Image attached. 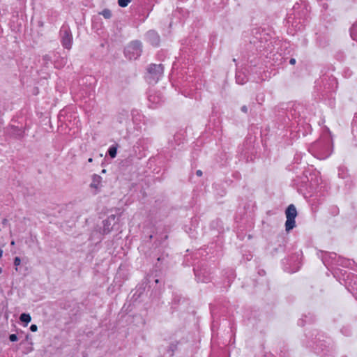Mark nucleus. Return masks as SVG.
<instances>
[{
  "label": "nucleus",
  "mask_w": 357,
  "mask_h": 357,
  "mask_svg": "<svg viewBox=\"0 0 357 357\" xmlns=\"http://www.w3.org/2000/svg\"><path fill=\"white\" fill-rule=\"evenodd\" d=\"M142 43L139 40L132 41L128 44L124 50L125 56L129 59H136L142 54Z\"/></svg>",
  "instance_id": "nucleus-1"
},
{
  "label": "nucleus",
  "mask_w": 357,
  "mask_h": 357,
  "mask_svg": "<svg viewBox=\"0 0 357 357\" xmlns=\"http://www.w3.org/2000/svg\"><path fill=\"white\" fill-rule=\"evenodd\" d=\"M163 74L162 64H151L148 68L147 80L149 84H155Z\"/></svg>",
  "instance_id": "nucleus-2"
},
{
  "label": "nucleus",
  "mask_w": 357,
  "mask_h": 357,
  "mask_svg": "<svg viewBox=\"0 0 357 357\" xmlns=\"http://www.w3.org/2000/svg\"><path fill=\"white\" fill-rule=\"evenodd\" d=\"M287 220L285 222V229L289 231L296 226L295 218L297 216V211L294 204H290L285 211Z\"/></svg>",
  "instance_id": "nucleus-3"
},
{
  "label": "nucleus",
  "mask_w": 357,
  "mask_h": 357,
  "mask_svg": "<svg viewBox=\"0 0 357 357\" xmlns=\"http://www.w3.org/2000/svg\"><path fill=\"white\" fill-rule=\"evenodd\" d=\"M61 43L63 46L70 50L73 44V36L70 29L68 27L63 26L60 31Z\"/></svg>",
  "instance_id": "nucleus-4"
},
{
  "label": "nucleus",
  "mask_w": 357,
  "mask_h": 357,
  "mask_svg": "<svg viewBox=\"0 0 357 357\" xmlns=\"http://www.w3.org/2000/svg\"><path fill=\"white\" fill-rule=\"evenodd\" d=\"M146 38L152 45L158 46L159 45L160 36L155 31L151 30L148 31L146 33Z\"/></svg>",
  "instance_id": "nucleus-5"
},
{
  "label": "nucleus",
  "mask_w": 357,
  "mask_h": 357,
  "mask_svg": "<svg viewBox=\"0 0 357 357\" xmlns=\"http://www.w3.org/2000/svg\"><path fill=\"white\" fill-rule=\"evenodd\" d=\"M102 182V178L100 176L94 174L92 177V182L90 185V186L93 188H95L96 190L99 189L100 184Z\"/></svg>",
  "instance_id": "nucleus-6"
},
{
  "label": "nucleus",
  "mask_w": 357,
  "mask_h": 357,
  "mask_svg": "<svg viewBox=\"0 0 357 357\" xmlns=\"http://www.w3.org/2000/svg\"><path fill=\"white\" fill-rule=\"evenodd\" d=\"M115 219V216L114 215H111L109 218H108L107 220H105L103 221V225H104V228H103V231L105 233H109L110 231H111V229L109 227V226L111 225V221H114Z\"/></svg>",
  "instance_id": "nucleus-7"
},
{
  "label": "nucleus",
  "mask_w": 357,
  "mask_h": 357,
  "mask_svg": "<svg viewBox=\"0 0 357 357\" xmlns=\"http://www.w3.org/2000/svg\"><path fill=\"white\" fill-rule=\"evenodd\" d=\"M20 319L22 322L27 324L31 321V318L29 314L22 313L20 317Z\"/></svg>",
  "instance_id": "nucleus-8"
},
{
  "label": "nucleus",
  "mask_w": 357,
  "mask_h": 357,
  "mask_svg": "<svg viewBox=\"0 0 357 357\" xmlns=\"http://www.w3.org/2000/svg\"><path fill=\"white\" fill-rule=\"evenodd\" d=\"M101 14L106 19H109L112 17V13L110 11V10H109V9H104L102 11Z\"/></svg>",
  "instance_id": "nucleus-9"
},
{
  "label": "nucleus",
  "mask_w": 357,
  "mask_h": 357,
  "mask_svg": "<svg viewBox=\"0 0 357 357\" xmlns=\"http://www.w3.org/2000/svg\"><path fill=\"white\" fill-rule=\"evenodd\" d=\"M109 155L111 158H114L116 155V148L112 146L109 149L108 151Z\"/></svg>",
  "instance_id": "nucleus-10"
},
{
  "label": "nucleus",
  "mask_w": 357,
  "mask_h": 357,
  "mask_svg": "<svg viewBox=\"0 0 357 357\" xmlns=\"http://www.w3.org/2000/svg\"><path fill=\"white\" fill-rule=\"evenodd\" d=\"M130 1L131 0H118V3L121 7H126Z\"/></svg>",
  "instance_id": "nucleus-11"
},
{
  "label": "nucleus",
  "mask_w": 357,
  "mask_h": 357,
  "mask_svg": "<svg viewBox=\"0 0 357 357\" xmlns=\"http://www.w3.org/2000/svg\"><path fill=\"white\" fill-rule=\"evenodd\" d=\"M20 263H21V259L20 257H16L14 259V264L15 266H18L19 265H20Z\"/></svg>",
  "instance_id": "nucleus-12"
},
{
  "label": "nucleus",
  "mask_w": 357,
  "mask_h": 357,
  "mask_svg": "<svg viewBox=\"0 0 357 357\" xmlns=\"http://www.w3.org/2000/svg\"><path fill=\"white\" fill-rule=\"evenodd\" d=\"M9 340L11 341V342H15L17 340V336L15 335V334H11L9 336Z\"/></svg>",
  "instance_id": "nucleus-13"
},
{
  "label": "nucleus",
  "mask_w": 357,
  "mask_h": 357,
  "mask_svg": "<svg viewBox=\"0 0 357 357\" xmlns=\"http://www.w3.org/2000/svg\"><path fill=\"white\" fill-rule=\"evenodd\" d=\"M236 82L237 83L240 84H244V81L243 80V79H241V76L239 75H236Z\"/></svg>",
  "instance_id": "nucleus-14"
},
{
  "label": "nucleus",
  "mask_w": 357,
  "mask_h": 357,
  "mask_svg": "<svg viewBox=\"0 0 357 357\" xmlns=\"http://www.w3.org/2000/svg\"><path fill=\"white\" fill-rule=\"evenodd\" d=\"M30 330H31L32 332H36V331H37V330H38V326H37L36 324H32V325L30 326Z\"/></svg>",
  "instance_id": "nucleus-15"
},
{
  "label": "nucleus",
  "mask_w": 357,
  "mask_h": 357,
  "mask_svg": "<svg viewBox=\"0 0 357 357\" xmlns=\"http://www.w3.org/2000/svg\"><path fill=\"white\" fill-rule=\"evenodd\" d=\"M155 97L154 96H152V95H150L149 97V100L150 102H155Z\"/></svg>",
  "instance_id": "nucleus-16"
},
{
  "label": "nucleus",
  "mask_w": 357,
  "mask_h": 357,
  "mask_svg": "<svg viewBox=\"0 0 357 357\" xmlns=\"http://www.w3.org/2000/svg\"><path fill=\"white\" fill-rule=\"evenodd\" d=\"M241 109L244 113H247L248 112V107L245 105H243V107H241Z\"/></svg>",
  "instance_id": "nucleus-17"
},
{
  "label": "nucleus",
  "mask_w": 357,
  "mask_h": 357,
  "mask_svg": "<svg viewBox=\"0 0 357 357\" xmlns=\"http://www.w3.org/2000/svg\"><path fill=\"white\" fill-rule=\"evenodd\" d=\"M196 174L198 176H201L202 175V172L201 170H197V172H196Z\"/></svg>",
  "instance_id": "nucleus-18"
},
{
  "label": "nucleus",
  "mask_w": 357,
  "mask_h": 357,
  "mask_svg": "<svg viewBox=\"0 0 357 357\" xmlns=\"http://www.w3.org/2000/svg\"><path fill=\"white\" fill-rule=\"evenodd\" d=\"M289 63L291 64H294L296 63V59H291L290 61H289Z\"/></svg>",
  "instance_id": "nucleus-19"
},
{
  "label": "nucleus",
  "mask_w": 357,
  "mask_h": 357,
  "mask_svg": "<svg viewBox=\"0 0 357 357\" xmlns=\"http://www.w3.org/2000/svg\"><path fill=\"white\" fill-rule=\"evenodd\" d=\"M199 275H200V273L199 272H195V275L197 278H199Z\"/></svg>",
  "instance_id": "nucleus-20"
},
{
  "label": "nucleus",
  "mask_w": 357,
  "mask_h": 357,
  "mask_svg": "<svg viewBox=\"0 0 357 357\" xmlns=\"http://www.w3.org/2000/svg\"><path fill=\"white\" fill-rule=\"evenodd\" d=\"M2 253H3V251L1 250H0V258L2 256Z\"/></svg>",
  "instance_id": "nucleus-21"
},
{
  "label": "nucleus",
  "mask_w": 357,
  "mask_h": 357,
  "mask_svg": "<svg viewBox=\"0 0 357 357\" xmlns=\"http://www.w3.org/2000/svg\"><path fill=\"white\" fill-rule=\"evenodd\" d=\"M92 160H93V159H92V158H89V159L88 160V161H89V162H92Z\"/></svg>",
  "instance_id": "nucleus-22"
},
{
  "label": "nucleus",
  "mask_w": 357,
  "mask_h": 357,
  "mask_svg": "<svg viewBox=\"0 0 357 357\" xmlns=\"http://www.w3.org/2000/svg\"><path fill=\"white\" fill-rule=\"evenodd\" d=\"M2 273V268L0 267V274Z\"/></svg>",
  "instance_id": "nucleus-23"
},
{
  "label": "nucleus",
  "mask_w": 357,
  "mask_h": 357,
  "mask_svg": "<svg viewBox=\"0 0 357 357\" xmlns=\"http://www.w3.org/2000/svg\"><path fill=\"white\" fill-rule=\"evenodd\" d=\"M45 59H46V60H48L47 56H45Z\"/></svg>",
  "instance_id": "nucleus-24"
},
{
  "label": "nucleus",
  "mask_w": 357,
  "mask_h": 357,
  "mask_svg": "<svg viewBox=\"0 0 357 357\" xmlns=\"http://www.w3.org/2000/svg\"><path fill=\"white\" fill-rule=\"evenodd\" d=\"M45 59H46V60H48L47 56H45Z\"/></svg>",
  "instance_id": "nucleus-25"
},
{
  "label": "nucleus",
  "mask_w": 357,
  "mask_h": 357,
  "mask_svg": "<svg viewBox=\"0 0 357 357\" xmlns=\"http://www.w3.org/2000/svg\"><path fill=\"white\" fill-rule=\"evenodd\" d=\"M328 155H329V154L326 155L324 156V158L328 157Z\"/></svg>",
  "instance_id": "nucleus-26"
},
{
  "label": "nucleus",
  "mask_w": 357,
  "mask_h": 357,
  "mask_svg": "<svg viewBox=\"0 0 357 357\" xmlns=\"http://www.w3.org/2000/svg\"><path fill=\"white\" fill-rule=\"evenodd\" d=\"M11 244H12V245H14V244H15L14 241H12V242H11Z\"/></svg>",
  "instance_id": "nucleus-27"
},
{
  "label": "nucleus",
  "mask_w": 357,
  "mask_h": 357,
  "mask_svg": "<svg viewBox=\"0 0 357 357\" xmlns=\"http://www.w3.org/2000/svg\"><path fill=\"white\" fill-rule=\"evenodd\" d=\"M202 281L203 282H206L205 280H202Z\"/></svg>",
  "instance_id": "nucleus-28"
}]
</instances>
